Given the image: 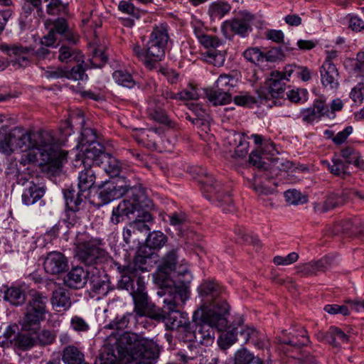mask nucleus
<instances>
[{"label":"nucleus","instance_id":"f257e3e1","mask_svg":"<svg viewBox=\"0 0 364 364\" xmlns=\"http://www.w3.org/2000/svg\"><path fill=\"white\" fill-rule=\"evenodd\" d=\"M129 354L138 364H151L159 355V348L152 340L140 338L128 331L119 336L112 333L106 340L101 353V364H123L122 360Z\"/></svg>","mask_w":364,"mask_h":364},{"label":"nucleus","instance_id":"f03ea898","mask_svg":"<svg viewBox=\"0 0 364 364\" xmlns=\"http://www.w3.org/2000/svg\"><path fill=\"white\" fill-rule=\"evenodd\" d=\"M124 194L126 198L112 210L111 221L114 224H118L124 216L128 217L135 212H139L143 207L148 206L149 201L143 188L141 186H131L130 182L122 176L106 181L101 187L99 198L102 204L105 205Z\"/></svg>","mask_w":364,"mask_h":364},{"label":"nucleus","instance_id":"7ed1b4c3","mask_svg":"<svg viewBox=\"0 0 364 364\" xmlns=\"http://www.w3.org/2000/svg\"><path fill=\"white\" fill-rule=\"evenodd\" d=\"M193 319L196 322L193 328L191 327L186 331L181 340L188 343V348L192 351L197 346H211L215 341V329L223 331L228 326L227 306L223 303L222 310L215 312L213 310L203 309L194 312Z\"/></svg>","mask_w":364,"mask_h":364},{"label":"nucleus","instance_id":"20e7f679","mask_svg":"<svg viewBox=\"0 0 364 364\" xmlns=\"http://www.w3.org/2000/svg\"><path fill=\"white\" fill-rule=\"evenodd\" d=\"M157 294L160 297L164 296V305L161 310L151 314V318L164 321L170 329L178 331V337L181 339V336L186 335V331L190 328V324L182 318L180 312L181 307L188 298L187 291L161 289Z\"/></svg>","mask_w":364,"mask_h":364},{"label":"nucleus","instance_id":"39448f33","mask_svg":"<svg viewBox=\"0 0 364 364\" xmlns=\"http://www.w3.org/2000/svg\"><path fill=\"white\" fill-rule=\"evenodd\" d=\"M48 297L42 292L32 290L26 303L21 325L25 331L39 329L41 323L46 319L48 309Z\"/></svg>","mask_w":364,"mask_h":364},{"label":"nucleus","instance_id":"423d86ee","mask_svg":"<svg viewBox=\"0 0 364 364\" xmlns=\"http://www.w3.org/2000/svg\"><path fill=\"white\" fill-rule=\"evenodd\" d=\"M198 291L203 301L198 310L205 309L220 312L224 303L227 306V316L228 315L229 305L224 297L225 291L220 284L215 280L204 281L198 287Z\"/></svg>","mask_w":364,"mask_h":364},{"label":"nucleus","instance_id":"0eeeda50","mask_svg":"<svg viewBox=\"0 0 364 364\" xmlns=\"http://www.w3.org/2000/svg\"><path fill=\"white\" fill-rule=\"evenodd\" d=\"M199 174V183L205 196L208 200L218 201L220 206H224V211L232 212L235 210L232 200L228 191H223L220 182L217 181L204 168H200Z\"/></svg>","mask_w":364,"mask_h":364},{"label":"nucleus","instance_id":"6e6552de","mask_svg":"<svg viewBox=\"0 0 364 364\" xmlns=\"http://www.w3.org/2000/svg\"><path fill=\"white\" fill-rule=\"evenodd\" d=\"M31 149H37L44 164H52L60 156L53 132L48 130L30 132Z\"/></svg>","mask_w":364,"mask_h":364},{"label":"nucleus","instance_id":"1a4fd4ad","mask_svg":"<svg viewBox=\"0 0 364 364\" xmlns=\"http://www.w3.org/2000/svg\"><path fill=\"white\" fill-rule=\"evenodd\" d=\"M77 256L86 265L101 264L108 258V254L102 247V240L90 238L77 241Z\"/></svg>","mask_w":364,"mask_h":364},{"label":"nucleus","instance_id":"9d476101","mask_svg":"<svg viewBox=\"0 0 364 364\" xmlns=\"http://www.w3.org/2000/svg\"><path fill=\"white\" fill-rule=\"evenodd\" d=\"M18 149L22 151L31 149L30 132L18 127L8 133L0 132V151L10 154Z\"/></svg>","mask_w":364,"mask_h":364},{"label":"nucleus","instance_id":"9b49d317","mask_svg":"<svg viewBox=\"0 0 364 364\" xmlns=\"http://www.w3.org/2000/svg\"><path fill=\"white\" fill-rule=\"evenodd\" d=\"M165 48L148 41L145 48H142L139 44H134L132 49L134 55L146 68L153 70L165 57Z\"/></svg>","mask_w":364,"mask_h":364},{"label":"nucleus","instance_id":"f8f14e48","mask_svg":"<svg viewBox=\"0 0 364 364\" xmlns=\"http://www.w3.org/2000/svg\"><path fill=\"white\" fill-rule=\"evenodd\" d=\"M0 50L10 58L11 65L17 68H26L31 65L33 55V48L21 44H0Z\"/></svg>","mask_w":364,"mask_h":364},{"label":"nucleus","instance_id":"ddd939ff","mask_svg":"<svg viewBox=\"0 0 364 364\" xmlns=\"http://www.w3.org/2000/svg\"><path fill=\"white\" fill-rule=\"evenodd\" d=\"M97 44V43H95ZM107 56L105 53V47L100 45H96L92 51V58L90 60L91 66L85 65L83 67L82 63L77 64L74 66L70 70L65 69V78L74 80H84L87 79V75L85 74V70L91 68H100L105 63L107 62Z\"/></svg>","mask_w":364,"mask_h":364},{"label":"nucleus","instance_id":"4468645a","mask_svg":"<svg viewBox=\"0 0 364 364\" xmlns=\"http://www.w3.org/2000/svg\"><path fill=\"white\" fill-rule=\"evenodd\" d=\"M251 138L254 139L255 144L257 145V149H259L264 157L270 161L269 170L272 174L277 175L279 171L288 168L279 158H274L278 151L275 149L272 141L264 139L262 136L259 134H252Z\"/></svg>","mask_w":364,"mask_h":364},{"label":"nucleus","instance_id":"2eb2a0df","mask_svg":"<svg viewBox=\"0 0 364 364\" xmlns=\"http://www.w3.org/2000/svg\"><path fill=\"white\" fill-rule=\"evenodd\" d=\"M77 147L80 149V157L93 159L99 153L104 150V146L97 141V134L95 129L82 127L81 137Z\"/></svg>","mask_w":364,"mask_h":364},{"label":"nucleus","instance_id":"dca6fc26","mask_svg":"<svg viewBox=\"0 0 364 364\" xmlns=\"http://www.w3.org/2000/svg\"><path fill=\"white\" fill-rule=\"evenodd\" d=\"M134 302V311L140 316H147L151 318L157 311L154 309V305H151L145 291V282L144 277H138L136 279V288L131 293Z\"/></svg>","mask_w":364,"mask_h":364},{"label":"nucleus","instance_id":"f3484780","mask_svg":"<svg viewBox=\"0 0 364 364\" xmlns=\"http://www.w3.org/2000/svg\"><path fill=\"white\" fill-rule=\"evenodd\" d=\"M253 19L254 16L250 13L240 11L232 19L224 22L223 28L245 37L252 31L251 23Z\"/></svg>","mask_w":364,"mask_h":364},{"label":"nucleus","instance_id":"a211bd4d","mask_svg":"<svg viewBox=\"0 0 364 364\" xmlns=\"http://www.w3.org/2000/svg\"><path fill=\"white\" fill-rule=\"evenodd\" d=\"M275 341L279 345L287 346V350H289V348L299 349L301 346L306 345L309 343V338L306 336V331L299 328L294 329L289 333L287 331H283L282 335L276 337Z\"/></svg>","mask_w":364,"mask_h":364},{"label":"nucleus","instance_id":"6ab92c4d","mask_svg":"<svg viewBox=\"0 0 364 364\" xmlns=\"http://www.w3.org/2000/svg\"><path fill=\"white\" fill-rule=\"evenodd\" d=\"M80 162L84 168L80 171L78 175L77 189L85 193L89 191L95 184L96 180L95 171L92 166L95 165L94 159L80 157L76 160V163Z\"/></svg>","mask_w":364,"mask_h":364},{"label":"nucleus","instance_id":"aec40b11","mask_svg":"<svg viewBox=\"0 0 364 364\" xmlns=\"http://www.w3.org/2000/svg\"><path fill=\"white\" fill-rule=\"evenodd\" d=\"M334 258L331 256H325L316 261L300 264L296 267L297 273L302 277L317 275L318 272H326L333 264Z\"/></svg>","mask_w":364,"mask_h":364},{"label":"nucleus","instance_id":"412c9836","mask_svg":"<svg viewBox=\"0 0 364 364\" xmlns=\"http://www.w3.org/2000/svg\"><path fill=\"white\" fill-rule=\"evenodd\" d=\"M177 251L178 248H173L167 252L163 259L162 264L160 267V270L164 272L166 274L173 272L174 274H177L178 277L182 276L186 277L184 279L181 280L183 284H188L190 282V272L186 267H183L181 271H176V264L177 261Z\"/></svg>","mask_w":364,"mask_h":364},{"label":"nucleus","instance_id":"4be33fe9","mask_svg":"<svg viewBox=\"0 0 364 364\" xmlns=\"http://www.w3.org/2000/svg\"><path fill=\"white\" fill-rule=\"evenodd\" d=\"M43 267L45 271L53 275L59 274L68 268L66 257L59 252H51L47 255Z\"/></svg>","mask_w":364,"mask_h":364},{"label":"nucleus","instance_id":"5701e85b","mask_svg":"<svg viewBox=\"0 0 364 364\" xmlns=\"http://www.w3.org/2000/svg\"><path fill=\"white\" fill-rule=\"evenodd\" d=\"M95 166H102L103 170L112 178H116L122 168L120 161L112 155L107 154L102 150L95 157Z\"/></svg>","mask_w":364,"mask_h":364},{"label":"nucleus","instance_id":"b1692460","mask_svg":"<svg viewBox=\"0 0 364 364\" xmlns=\"http://www.w3.org/2000/svg\"><path fill=\"white\" fill-rule=\"evenodd\" d=\"M321 81L322 85L329 90H335L338 87V71L333 63L323 62L320 70Z\"/></svg>","mask_w":364,"mask_h":364},{"label":"nucleus","instance_id":"393cba45","mask_svg":"<svg viewBox=\"0 0 364 364\" xmlns=\"http://www.w3.org/2000/svg\"><path fill=\"white\" fill-rule=\"evenodd\" d=\"M88 274V272L82 267H73L65 277L64 283L72 289L83 288L87 282Z\"/></svg>","mask_w":364,"mask_h":364},{"label":"nucleus","instance_id":"a878e982","mask_svg":"<svg viewBox=\"0 0 364 364\" xmlns=\"http://www.w3.org/2000/svg\"><path fill=\"white\" fill-rule=\"evenodd\" d=\"M284 75L279 71H272L268 80L269 92L273 98L283 97L285 91V83L283 81Z\"/></svg>","mask_w":364,"mask_h":364},{"label":"nucleus","instance_id":"bb28decb","mask_svg":"<svg viewBox=\"0 0 364 364\" xmlns=\"http://www.w3.org/2000/svg\"><path fill=\"white\" fill-rule=\"evenodd\" d=\"M345 200V196L343 193H331L327 196L323 203H314V208L316 212L325 213L343 205Z\"/></svg>","mask_w":364,"mask_h":364},{"label":"nucleus","instance_id":"cd10ccee","mask_svg":"<svg viewBox=\"0 0 364 364\" xmlns=\"http://www.w3.org/2000/svg\"><path fill=\"white\" fill-rule=\"evenodd\" d=\"M45 192L44 187L30 181L23 192L22 201L26 205H33L44 196Z\"/></svg>","mask_w":364,"mask_h":364},{"label":"nucleus","instance_id":"c85d7f7f","mask_svg":"<svg viewBox=\"0 0 364 364\" xmlns=\"http://www.w3.org/2000/svg\"><path fill=\"white\" fill-rule=\"evenodd\" d=\"M50 301L57 311H65L71 306L70 293L63 288H58L53 291Z\"/></svg>","mask_w":364,"mask_h":364},{"label":"nucleus","instance_id":"c756f323","mask_svg":"<svg viewBox=\"0 0 364 364\" xmlns=\"http://www.w3.org/2000/svg\"><path fill=\"white\" fill-rule=\"evenodd\" d=\"M84 193L80 189L76 191L73 188L64 192L65 203L69 210L78 211L80 209L81 204L85 198Z\"/></svg>","mask_w":364,"mask_h":364},{"label":"nucleus","instance_id":"7c9ffc66","mask_svg":"<svg viewBox=\"0 0 364 364\" xmlns=\"http://www.w3.org/2000/svg\"><path fill=\"white\" fill-rule=\"evenodd\" d=\"M122 273V278L118 283L120 289H126L131 294L136 288V279L138 277H141L135 272L129 273L126 266L119 267Z\"/></svg>","mask_w":364,"mask_h":364},{"label":"nucleus","instance_id":"2f4dec72","mask_svg":"<svg viewBox=\"0 0 364 364\" xmlns=\"http://www.w3.org/2000/svg\"><path fill=\"white\" fill-rule=\"evenodd\" d=\"M206 97L214 106L224 105L232 100V97L228 91H222L218 89H209L205 91Z\"/></svg>","mask_w":364,"mask_h":364},{"label":"nucleus","instance_id":"473e14b6","mask_svg":"<svg viewBox=\"0 0 364 364\" xmlns=\"http://www.w3.org/2000/svg\"><path fill=\"white\" fill-rule=\"evenodd\" d=\"M168 40V26L162 23L154 27L149 41L166 48Z\"/></svg>","mask_w":364,"mask_h":364},{"label":"nucleus","instance_id":"72a5a7b5","mask_svg":"<svg viewBox=\"0 0 364 364\" xmlns=\"http://www.w3.org/2000/svg\"><path fill=\"white\" fill-rule=\"evenodd\" d=\"M62 360L65 364H81L84 354L75 346H68L63 350Z\"/></svg>","mask_w":364,"mask_h":364},{"label":"nucleus","instance_id":"f704fd0d","mask_svg":"<svg viewBox=\"0 0 364 364\" xmlns=\"http://www.w3.org/2000/svg\"><path fill=\"white\" fill-rule=\"evenodd\" d=\"M240 334V326L235 327L233 325L229 327V330L223 333L218 340V343L223 350H226L233 345L237 341V334Z\"/></svg>","mask_w":364,"mask_h":364},{"label":"nucleus","instance_id":"c9c22d12","mask_svg":"<svg viewBox=\"0 0 364 364\" xmlns=\"http://www.w3.org/2000/svg\"><path fill=\"white\" fill-rule=\"evenodd\" d=\"M58 36H60L64 39L75 43V38L70 31L67 21L63 18H58L53 22V28L50 29Z\"/></svg>","mask_w":364,"mask_h":364},{"label":"nucleus","instance_id":"e433bc0d","mask_svg":"<svg viewBox=\"0 0 364 364\" xmlns=\"http://www.w3.org/2000/svg\"><path fill=\"white\" fill-rule=\"evenodd\" d=\"M341 156L345 159V164H354L358 168L364 166V160L361 158L360 153L350 146H346L341 151Z\"/></svg>","mask_w":364,"mask_h":364},{"label":"nucleus","instance_id":"4c0bfd02","mask_svg":"<svg viewBox=\"0 0 364 364\" xmlns=\"http://www.w3.org/2000/svg\"><path fill=\"white\" fill-rule=\"evenodd\" d=\"M322 163L323 165H326L329 171L335 176L342 178H346L349 176V173L346 170L348 166L341 159L333 157L332 159V164L327 161H323Z\"/></svg>","mask_w":364,"mask_h":364},{"label":"nucleus","instance_id":"58836bf2","mask_svg":"<svg viewBox=\"0 0 364 364\" xmlns=\"http://www.w3.org/2000/svg\"><path fill=\"white\" fill-rule=\"evenodd\" d=\"M225 50L213 48L208 50L203 55L206 62L213 64L214 66L221 67L225 63Z\"/></svg>","mask_w":364,"mask_h":364},{"label":"nucleus","instance_id":"ea45409f","mask_svg":"<svg viewBox=\"0 0 364 364\" xmlns=\"http://www.w3.org/2000/svg\"><path fill=\"white\" fill-rule=\"evenodd\" d=\"M4 299L12 305L20 306L26 300L24 291L18 287H10L4 293Z\"/></svg>","mask_w":364,"mask_h":364},{"label":"nucleus","instance_id":"a19ab883","mask_svg":"<svg viewBox=\"0 0 364 364\" xmlns=\"http://www.w3.org/2000/svg\"><path fill=\"white\" fill-rule=\"evenodd\" d=\"M230 9L231 6L229 4L223 1H216L210 5L208 14L213 19H220L229 13Z\"/></svg>","mask_w":364,"mask_h":364},{"label":"nucleus","instance_id":"79ce46f5","mask_svg":"<svg viewBox=\"0 0 364 364\" xmlns=\"http://www.w3.org/2000/svg\"><path fill=\"white\" fill-rule=\"evenodd\" d=\"M112 77L118 85L123 87L132 88L136 85V82L132 75L125 70H115L112 74Z\"/></svg>","mask_w":364,"mask_h":364},{"label":"nucleus","instance_id":"37998d69","mask_svg":"<svg viewBox=\"0 0 364 364\" xmlns=\"http://www.w3.org/2000/svg\"><path fill=\"white\" fill-rule=\"evenodd\" d=\"M228 138L232 139L234 143L230 141V144L235 146V153L240 157L245 156L247 154L248 142L246 141L244 136L238 133H230Z\"/></svg>","mask_w":364,"mask_h":364},{"label":"nucleus","instance_id":"c03bdc74","mask_svg":"<svg viewBox=\"0 0 364 364\" xmlns=\"http://www.w3.org/2000/svg\"><path fill=\"white\" fill-rule=\"evenodd\" d=\"M167 242L166 236L161 231H154L146 238V245L150 249H160Z\"/></svg>","mask_w":364,"mask_h":364},{"label":"nucleus","instance_id":"a18cd8bd","mask_svg":"<svg viewBox=\"0 0 364 364\" xmlns=\"http://www.w3.org/2000/svg\"><path fill=\"white\" fill-rule=\"evenodd\" d=\"M137 217L138 218L130 223L134 230H135V232L136 233L137 232L144 233L148 232L150 230V228L146 223L152 220L151 214L147 212H144L141 216L138 215Z\"/></svg>","mask_w":364,"mask_h":364},{"label":"nucleus","instance_id":"49530a36","mask_svg":"<svg viewBox=\"0 0 364 364\" xmlns=\"http://www.w3.org/2000/svg\"><path fill=\"white\" fill-rule=\"evenodd\" d=\"M134 316L132 313H127L122 316H117L112 321L106 325L105 328L109 329L123 330L127 328L132 318Z\"/></svg>","mask_w":364,"mask_h":364},{"label":"nucleus","instance_id":"de8ad7c7","mask_svg":"<svg viewBox=\"0 0 364 364\" xmlns=\"http://www.w3.org/2000/svg\"><path fill=\"white\" fill-rule=\"evenodd\" d=\"M241 321H242L240 320V323H241ZM261 333V332L257 331L254 328L249 326L245 327L240 323V337L245 343L250 341L255 345L257 338L260 336Z\"/></svg>","mask_w":364,"mask_h":364},{"label":"nucleus","instance_id":"09e8293b","mask_svg":"<svg viewBox=\"0 0 364 364\" xmlns=\"http://www.w3.org/2000/svg\"><path fill=\"white\" fill-rule=\"evenodd\" d=\"M235 233L236 235L235 240L237 242H248L252 244L253 246L257 247V250L261 247V244L259 240L257 237H254L252 235H248L246 234L245 230L242 228H237L235 230Z\"/></svg>","mask_w":364,"mask_h":364},{"label":"nucleus","instance_id":"8fccbe9b","mask_svg":"<svg viewBox=\"0 0 364 364\" xmlns=\"http://www.w3.org/2000/svg\"><path fill=\"white\" fill-rule=\"evenodd\" d=\"M169 224L178 231V235L182 234V230L187 220L186 216L183 213H173L168 215Z\"/></svg>","mask_w":364,"mask_h":364},{"label":"nucleus","instance_id":"3c124183","mask_svg":"<svg viewBox=\"0 0 364 364\" xmlns=\"http://www.w3.org/2000/svg\"><path fill=\"white\" fill-rule=\"evenodd\" d=\"M146 262V259L141 256L138 255L136 256L134 261L132 263H129L127 265H125L127 267V269L128 272H135L137 274L140 275L141 272H144L147 271L146 267H144Z\"/></svg>","mask_w":364,"mask_h":364},{"label":"nucleus","instance_id":"603ef678","mask_svg":"<svg viewBox=\"0 0 364 364\" xmlns=\"http://www.w3.org/2000/svg\"><path fill=\"white\" fill-rule=\"evenodd\" d=\"M266 159L260 152L259 149L257 148L256 150L252 151L250 155V163L256 166L260 169L267 170L269 169L270 165L264 161Z\"/></svg>","mask_w":364,"mask_h":364},{"label":"nucleus","instance_id":"864d4df0","mask_svg":"<svg viewBox=\"0 0 364 364\" xmlns=\"http://www.w3.org/2000/svg\"><path fill=\"white\" fill-rule=\"evenodd\" d=\"M284 197L287 202L292 205L302 204L306 201V198L302 196L301 193L295 189L285 191Z\"/></svg>","mask_w":364,"mask_h":364},{"label":"nucleus","instance_id":"5fc2aeb1","mask_svg":"<svg viewBox=\"0 0 364 364\" xmlns=\"http://www.w3.org/2000/svg\"><path fill=\"white\" fill-rule=\"evenodd\" d=\"M234 80L232 76L222 74L219 76L217 81L215 82V88L222 91H229L231 87H233L232 81Z\"/></svg>","mask_w":364,"mask_h":364},{"label":"nucleus","instance_id":"6e6d98bb","mask_svg":"<svg viewBox=\"0 0 364 364\" xmlns=\"http://www.w3.org/2000/svg\"><path fill=\"white\" fill-rule=\"evenodd\" d=\"M244 58L255 64L259 63L264 60V53L257 48H252L247 49L243 53Z\"/></svg>","mask_w":364,"mask_h":364},{"label":"nucleus","instance_id":"4d7b16f0","mask_svg":"<svg viewBox=\"0 0 364 364\" xmlns=\"http://www.w3.org/2000/svg\"><path fill=\"white\" fill-rule=\"evenodd\" d=\"M255 360V356L246 349L239 350L235 355V364H251Z\"/></svg>","mask_w":364,"mask_h":364},{"label":"nucleus","instance_id":"13d9d810","mask_svg":"<svg viewBox=\"0 0 364 364\" xmlns=\"http://www.w3.org/2000/svg\"><path fill=\"white\" fill-rule=\"evenodd\" d=\"M44 70L43 76L47 79L55 80L65 77V69L60 67H47L46 69L41 68Z\"/></svg>","mask_w":364,"mask_h":364},{"label":"nucleus","instance_id":"bf43d9fd","mask_svg":"<svg viewBox=\"0 0 364 364\" xmlns=\"http://www.w3.org/2000/svg\"><path fill=\"white\" fill-rule=\"evenodd\" d=\"M198 41L201 45L208 50L218 48L223 46V43L220 40L211 35L204 34Z\"/></svg>","mask_w":364,"mask_h":364},{"label":"nucleus","instance_id":"052dcab7","mask_svg":"<svg viewBox=\"0 0 364 364\" xmlns=\"http://www.w3.org/2000/svg\"><path fill=\"white\" fill-rule=\"evenodd\" d=\"M34 342V340L31 336L26 334H18L17 335L14 344L22 350H27L33 346Z\"/></svg>","mask_w":364,"mask_h":364},{"label":"nucleus","instance_id":"680f3d73","mask_svg":"<svg viewBox=\"0 0 364 364\" xmlns=\"http://www.w3.org/2000/svg\"><path fill=\"white\" fill-rule=\"evenodd\" d=\"M70 326L73 331L77 332H86L90 329L87 321L78 316H75L71 318Z\"/></svg>","mask_w":364,"mask_h":364},{"label":"nucleus","instance_id":"e2e57ef3","mask_svg":"<svg viewBox=\"0 0 364 364\" xmlns=\"http://www.w3.org/2000/svg\"><path fill=\"white\" fill-rule=\"evenodd\" d=\"M349 28L354 32H362L364 31V21L358 15L348 14L347 16Z\"/></svg>","mask_w":364,"mask_h":364},{"label":"nucleus","instance_id":"0e129e2a","mask_svg":"<svg viewBox=\"0 0 364 364\" xmlns=\"http://www.w3.org/2000/svg\"><path fill=\"white\" fill-rule=\"evenodd\" d=\"M149 116L153 119L154 120L160 122L161 124H165L170 125V120L168 119V117L164 112L163 109H154L153 107L151 106L149 108Z\"/></svg>","mask_w":364,"mask_h":364},{"label":"nucleus","instance_id":"69168bd1","mask_svg":"<svg viewBox=\"0 0 364 364\" xmlns=\"http://www.w3.org/2000/svg\"><path fill=\"white\" fill-rule=\"evenodd\" d=\"M16 337L15 330L11 326H7L2 334L0 335V345L8 346L14 341H16Z\"/></svg>","mask_w":364,"mask_h":364},{"label":"nucleus","instance_id":"338daca9","mask_svg":"<svg viewBox=\"0 0 364 364\" xmlns=\"http://www.w3.org/2000/svg\"><path fill=\"white\" fill-rule=\"evenodd\" d=\"M58 59L61 62H70L77 58V53L75 50L71 48L62 46L59 50Z\"/></svg>","mask_w":364,"mask_h":364},{"label":"nucleus","instance_id":"774afa93","mask_svg":"<svg viewBox=\"0 0 364 364\" xmlns=\"http://www.w3.org/2000/svg\"><path fill=\"white\" fill-rule=\"evenodd\" d=\"M55 338V333L50 330H43L37 336L38 341L41 346L52 344Z\"/></svg>","mask_w":364,"mask_h":364}]
</instances>
